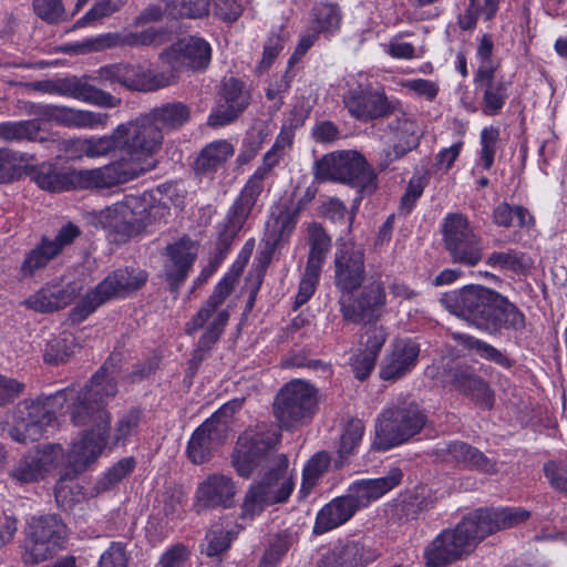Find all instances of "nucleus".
I'll return each mask as SVG.
<instances>
[{
  "instance_id": "obj_1",
  "label": "nucleus",
  "mask_w": 567,
  "mask_h": 567,
  "mask_svg": "<svg viewBox=\"0 0 567 567\" xmlns=\"http://www.w3.org/2000/svg\"><path fill=\"white\" fill-rule=\"evenodd\" d=\"M280 441V430L265 424L254 432H244L237 440L231 463L238 475L249 478L257 471L264 472L261 480L246 493L237 523L240 529L266 506L287 502L293 491L295 483L287 473L288 457L277 453Z\"/></svg>"
},
{
  "instance_id": "obj_2",
  "label": "nucleus",
  "mask_w": 567,
  "mask_h": 567,
  "mask_svg": "<svg viewBox=\"0 0 567 567\" xmlns=\"http://www.w3.org/2000/svg\"><path fill=\"white\" fill-rule=\"evenodd\" d=\"M440 302L452 315L489 334L503 330L519 331L526 326V317L515 303L481 285H467L445 292Z\"/></svg>"
},
{
  "instance_id": "obj_3",
  "label": "nucleus",
  "mask_w": 567,
  "mask_h": 567,
  "mask_svg": "<svg viewBox=\"0 0 567 567\" xmlns=\"http://www.w3.org/2000/svg\"><path fill=\"white\" fill-rule=\"evenodd\" d=\"M115 131L121 156L100 167L107 187L126 183L155 168L154 155L161 150L164 140L146 115L120 124Z\"/></svg>"
},
{
  "instance_id": "obj_4",
  "label": "nucleus",
  "mask_w": 567,
  "mask_h": 567,
  "mask_svg": "<svg viewBox=\"0 0 567 567\" xmlns=\"http://www.w3.org/2000/svg\"><path fill=\"white\" fill-rule=\"evenodd\" d=\"M301 124L298 120L295 123L291 120L282 124L275 143L264 155L261 165L247 179L218 226V237L223 246L228 247L244 227L264 190L265 181L292 146L295 128Z\"/></svg>"
},
{
  "instance_id": "obj_5",
  "label": "nucleus",
  "mask_w": 567,
  "mask_h": 567,
  "mask_svg": "<svg viewBox=\"0 0 567 567\" xmlns=\"http://www.w3.org/2000/svg\"><path fill=\"white\" fill-rule=\"evenodd\" d=\"M236 281L237 275L226 274L217 282L212 295L199 310L186 323L185 331L187 334H194L197 330L204 329L192 353L190 367L197 369L224 333L230 313L227 308H221V306L233 292Z\"/></svg>"
},
{
  "instance_id": "obj_6",
  "label": "nucleus",
  "mask_w": 567,
  "mask_h": 567,
  "mask_svg": "<svg viewBox=\"0 0 567 567\" xmlns=\"http://www.w3.org/2000/svg\"><path fill=\"white\" fill-rule=\"evenodd\" d=\"M425 424L419 405L403 396L386 404L375 420L374 446L386 451L417 434Z\"/></svg>"
},
{
  "instance_id": "obj_7",
  "label": "nucleus",
  "mask_w": 567,
  "mask_h": 567,
  "mask_svg": "<svg viewBox=\"0 0 567 567\" xmlns=\"http://www.w3.org/2000/svg\"><path fill=\"white\" fill-rule=\"evenodd\" d=\"M313 175L320 182L348 184L364 195L377 189V176L363 155L357 151L332 152L316 161Z\"/></svg>"
},
{
  "instance_id": "obj_8",
  "label": "nucleus",
  "mask_w": 567,
  "mask_h": 567,
  "mask_svg": "<svg viewBox=\"0 0 567 567\" xmlns=\"http://www.w3.org/2000/svg\"><path fill=\"white\" fill-rule=\"evenodd\" d=\"M70 394L72 392L60 390L35 400H24L18 406L17 415L20 423L11 430L12 439L27 444L53 433L56 429V412L63 409Z\"/></svg>"
},
{
  "instance_id": "obj_9",
  "label": "nucleus",
  "mask_w": 567,
  "mask_h": 567,
  "mask_svg": "<svg viewBox=\"0 0 567 567\" xmlns=\"http://www.w3.org/2000/svg\"><path fill=\"white\" fill-rule=\"evenodd\" d=\"M65 390L72 392L68 400L71 402L69 409L74 425H89L100 413H105L111 420V414L105 408L117 394V384L105 365L92 375L81 391Z\"/></svg>"
},
{
  "instance_id": "obj_10",
  "label": "nucleus",
  "mask_w": 567,
  "mask_h": 567,
  "mask_svg": "<svg viewBox=\"0 0 567 567\" xmlns=\"http://www.w3.org/2000/svg\"><path fill=\"white\" fill-rule=\"evenodd\" d=\"M318 410V390L300 379L285 384L276 395L274 415L280 429L308 424Z\"/></svg>"
},
{
  "instance_id": "obj_11",
  "label": "nucleus",
  "mask_w": 567,
  "mask_h": 567,
  "mask_svg": "<svg viewBox=\"0 0 567 567\" xmlns=\"http://www.w3.org/2000/svg\"><path fill=\"white\" fill-rule=\"evenodd\" d=\"M164 210L165 207L152 203L150 195H126L106 209L107 226L125 241L146 229Z\"/></svg>"
},
{
  "instance_id": "obj_12",
  "label": "nucleus",
  "mask_w": 567,
  "mask_h": 567,
  "mask_svg": "<svg viewBox=\"0 0 567 567\" xmlns=\"http://www.w3.org/2000/svg\"><path fill=\"white\" fill-rule=\"evenodd\" d=\"M146 280L147 274L138 268L114 270L80 300L71 311V319L78 322L85 320L103 303L140 289Z\"/></svg>"
},
{
  "instance_id": "obj_13",
  "label": "nucleus",
  "mask_w": 567,
  "mask_h": 567,
  "mask_svg": "<svg viewBox=\"0 0 567 567\" xmlns=\"http://www.w3.org/2000/svg\"><path fill=\"white\" fill-rule=\"evenodd\" d=\"M442 236L445 249L454 264L475 267L483 259V238L465 215L447 214L442 220Z\"/></svg>"
},
{
  "instance_id": "obj_14",
  "label": "nucleus",
  "mask_w": 567,
  "mask_h": 567,
  "mask_svg": "<svg viewBox=\"0 0 567 567\" xmlns=\"http://www.w3.org/2000/svg\"><path fill=\"white\" fill-rule=\"evenodd\" d=\"M25 113L32 116L31 120H25V122L37 123L38 142L45 141L44 138H39L42 123H54L70 128L95 130L104 128L110 117L106 113L32 102L27 104Z\"/></svg>"
},
{
  "instance_id": "obj_15",
  "label": "nucleus",
  "mask_w": 567,
  "mask_h": 567,
  "mask_svg": "<svg viewBox=\"0 0 567 567\" xmlns=\"http://www.w3.org/2000/svg\"><path fill=\"white\" fill-rule=\"evenodd\" d=\"M100 167L92 169L59 168L43 163L33 169V181L43 190L62 193L71 189L106 188Z\"/></svg>"
},
{
  "instance_id": "obj_16",
  "label": "nucleus",
  "mask_w": 567,
  "mask_h": 567,
  "mask_svg": "<svg viewBox=\"0 0 567 567\" xmlns=\"http://www.w3.org/2000/svg\"><path fill=\"white\" fill-rule=\"evenodd\" d=\"M385 305L386 292L380 278L364 286L358 295L350 292L339 297L343 320L355 324L378 321Z\"/></svg>"
},
{
  "instance_id": "obj_17",
  "label": "nucleus",
  "mask_w": 567,
  "mask_h": 567,
  "mask_svg": "<svg viewBox=\"0 0 567 567\" xmlns=\"http://www.w3.org/2000/svg\"><path fill=\"white\" fill-rule=\"evenodd\" d=\"M80 235V228L69 221L58 230L54 238L48 235L41 236L39 243L25 254L19 267V278L23 280L34 277L38 271L43 270L51 260L58 257L65 247L72 245Z\"/></svg>"
},
{
  "instance_id": "obj_18",
  "label": "nucleus",
  "mask_w": 567,
  "mask_h": 567,
  "mask_svg": "<svg viewBox=\"0 0 567 567\" xmlns=\"http://www.w3.org/2000/svg\"><path fill=\"white\" fill-rule=\"evenodd\" d=\"M530 513L519 507H480L466 513L453 532H494L519 528Z\"/></svg>"
},
{
  "instance_id": "obj_19",
  "label": "nucleus",
  "mask_w": 567,
  "mask_h": 567,
  "mask_svg": "<svg viewBox=\"0 0 567 567\" xmlns=\"http://www.w3.org/2000/svg\"><path fill=\"white\" fill-rule=\"evenodd\" d=\"M84 431L80 440L74 442L68 455V465L74 473H83L87 466L94 463L109 444L110 419L105 413H100Z\"/></svg>"
},
{
  "instance_id": "obj_20",
  "label": "nucleus",
  "mask_w": 567,
  "mask_h": 567,
  "mask_svg": "<svg viewBox=\"0 0 567 567\" xmlns=\"http://www.w3.org/2000/svg\"><path fill=\"white\" fill-rule=\"evenodd\" d=\"M64 460V451L60 444H47L24 454L11 470V477L29 484L44 480L56 470Z\"/></svg>"
},
{
  "instance_id": "obj_21",
  "label": "nucleus",
  "mask_w": 567,
  "mask_h": 567,
  "mask_svg": "<svg viewBox=\"0 0 567 567\" xmlns=\"http://www.w3.org/2000/svg\"><path fill=\"white\" fill-rule=\"evenodd\" d=\"M485 539L483 534H437L426 546V567H444L472 553Z\"/></svg>"
},
{
  "instance_id": "obj_22",
  "label": "nucleus",
  "mask_w": 567,
  "mask_h": 567,
  "mask_svg": "<svg viewBox=\"0 0 567 567\" xmlns=\"http://www.w3.org/2000/svg\"><path fill=\"white\" fill-rule=\"evenodd\" d=\"M365 278L364 249L353 243L338 245L334 255V285L341 295L358 290Z\"/></svg>"
},
{
  "instance_id": "obj_23",
  "label": "nucleus",
  "mask_w": 567,
  "mask_h": 567,
  "mask_svg": "<svg viewBox=\"0 0 567 567\" xmlns=\"http://www.w3.org/2000/svg\"><path fill=\"white\" fill-rule=\"evenodd\" d=\"M161 59L175 71L205 70L212 60V47L205 39L190 35L173 43L162 52Z\"/></svg>"
},
{
  "instance_id": "obj_24",
  "label": "nucleus",
  "mask_w": 567,
  "mask_h": 567,
  "mask_svg": "<svg viewBox=\"0 0 567 567\" xmlns=\"http://www.w3.org/2000/svg\"><path fill=\"white\" fill-rule=\"evenodd\" d=\"M474 84L482 92V113L486 116L498 115L512 93L513 82L504 76H496V72L485 68L476 71Z\"/></svg>"
},
{
  "instance_id": "obj_25",
  "label": "nucleus",
  "mask_w": 567,
  "mask_h": 567,
  "mask_svg": "<svg viewBox=\"0 0 567 567\" xmlns=\"http://www.w3.org/2000/svg\"><path fill=\"white\" fill-rule=\"evenodd\" d=\"M380 554L360 540L346 538L321 555L316 567H365Z\"/></svg>"
},
{
  "instance_id": "obj_26",
  "label": "nucleus",
  "mask_w": 567,
  "mask_h": 567,
  "mask_svg": "<svg viewBox=\"0 0 567 567\" xmlns=\"http://www.w3.org/2000/svg\"><path fill=\"white\" fill-rule=\"evenodd\" d=\"M228 433L224 424H215L214 420H205L192 434L186 454L193 464L208 462L217 449L225 443Z\"/></svg>"
},
{
  "instance_id": "obj_27",
  "label": "nucleus",
  "mask_w": 567,
  "mask_h": 567,
  "mask_svg": "<svg viewBox=\"0 0 567 567\" xmlns=\"http://www.w3.org/2000/svg\"><path fill=\"white\" fill-rule=\"evenodd\" d=\"M164 276L169 289L177 292L186 280L196 258L197 248L189 238H182L166 247Z\"/></svg>"
},
{
  "instance_id": "obj_28",
  "label": "nucleus",
  "mask_w": 567,
  "mask_h": 567,
  "mask_svg": "<svg viewBox=\"0 0 567 567\" xmlns=\"http://www.w3.org/2000/svg\"><path fill=\"white\" fill-rule=\"evenodd\" d=\"M419 354L420 346L413 340H395L383 359L380 378L385 381H395L403 378L415 368Z\"/></svg>"
},
{
  "instance_id": "obj_29",
  "label": "nucleus",
  "mask_w": 567,
  "mask_h": 567,
  "mask_svg": "<svg viewBox=\"0 0 567 567\" xmlns=\"http://www.w3.org/2000/svg\"><path fill=\"white\" fill-rule=\"evenodd\" d=\"M76 282L52 281L24 300V305L38 312H53L69 306L81 292Z\"/></svg>"
},
{
  "instance_id": "obj_30",
  "label": "nucleus",
  "mask_w": 567,
  "mask_h": 567,
  "mask_svg": "<svg viewBox=\"0 0 567 567\" xmlns=\"http://www.w3.org/2000/svg\"><path fill=\"white\" fill-rule=\"evenodd\" d=\"M442 461L462 466L463 468L477 471L484 474L497 472L496 462L488 458L478 449L461 441H455L440 446L435 451Z\"/></svg>"
},
{
  "instance_id": "obj_31",
  "label": "nucleus",
  "mask_w": 567,
  "mask_h": 567,
  "mask_svg": "<svg viewBox=\"0 0 567 567\" xmlns=\"http://www.w3.org/2000/svg\"><path fill=\"white\" fill-rule=\"evenodd\" d=\"M344 105L357 120L368 121L394 112L395 105L379 91L353 89L344 95Z\"/></svg>"
},
{
  "instance_id": "obj_32",
  "label": "nucleus",
  "mask_w": 567,
  "mask_h": 567,
  "mask_svg": "<svg viewBox=\"0 0 567 567\" xmlns=\"http://www.w3.org/2000/svg\"><path fill=\"white\" fill-rule=\"evenodd\" d=\"M236 494L231 477L224 474H210L198 484L195 498L199 509L229 507Z\"/></svg>"
},
{
  "instance_id": "obj_33",
  "label": "nucleus",
  "mask_w": 567,
  "mask_h": 567,
  "mask_svg": "<svg viewBox=\"0 0 567 567\" xmlns=\"http://www.w3.org/2000/svg\"><path fill=\"white\" fill-rule=\"evenodd\" d=\"M58 95L101 107H115L121 103L120 99L90 84L85 78L78 76L58 79Z\"/></svg>"
},
{
  "instance_id": "obj_34",
  "label": "nucleus",
  "mask_w": 567,
  "mask_h": 567,
  "mask_svg": "<svg viewBox=\"0 0 567 567\" xmlns=\"http://www.w3.org/2000/svg\"><path fill=\"white\" fill-rule=\"evenodd\" d=\"M403 477L399 467H392L386 475L373 478L362 480L353 483L349 488V496L357 504V508L365 507L371 502L382 497L385 493L398 486Z\"/></svg>"
},
{
  "instance_id": "obj_35",
  "label": "nucleus",
  "mask_w": 567,
  "mask_h": 567,
  "mask_svg": "<svg viewBox=\"0 0 567 567\" xmlns=\"http://www.w3.org/2000/svg\"><path fill=\"white\" fill-rule=\"evenodd\" d=\"M453 385L460 392L472 396L484 409L494 404V394L487 382L470 365H457L452 371Z\"/></svg>"
},
{
  "instance_id": "obj_36",
  "label": "nucleus",
  "mask_w": 567,
  "mask_h": 567,
  "mask_svg": "<svg viewBox=\"0 0 567 567\" xmlns=\"http://www.w3.org/2000/svg\"><path fill=\"white\" fill-rule=\"evenodd\" d=\"M146 117L163 136L164 133L179 131L188 124L192 118V110L189 105L181 101L167 102L153 107Z\"/></svg>"
},
{
  "instance_id": "obj_37",
  "label": "nucleus",
  "mask_w": 567,
  "mask_h": 567,
  "mask_svg": "<svg viewBox=\"0 0 567 567\" xmlns=\"http://www.w3.org/2000/svg\"><path fill=\"white\" fill-rule=\"evenodd\" d=\"M358 511L349 495L338 497L327 504L317 515L313 532H329L348 522Z\"/></svg>"
},
{
  "instance_id": "obj_38",
  "label": "nucleus",
  "mask_w": 567,
  "mask_h": 567,
  "mask_svg": "<svg viewBox=\"0 0 567 567\" xmlns=\"http://www.w3.org/2000/svg\"><path fill=\"white\" fill-rule=\"evenodd\" d=\"M143 68L128 63H115L97 70V79L110 85H122L130 90L141 91Z\"/></svg>"
},
{
  "instance_id": "obj_39",
  "label": "nucleus",
  "mask_w": 567,
  "mask_h": 567,
  "mask_svg": "<svg viewBox=\"0 0 567 567\" xmlns=\"http://www.w3.org/2000/svg\"><path fill=\"white\" fill-rule=\"evenodd\" d=\"M235 148L226 140H218L206 145L196 159V169L202 174H212L224 166L234 155Z\"/></svg>"
},
{
  "instance_id": "obj_40",
  "label": "nucleus",
  "mask_w": 567,
  "mask_h": 567,
  "mask_svg": "<svg viewBox=\"0 0 567 567\" xmlns=\"http://www.w3.org/2000/svg\"><path fill=\"white\" fill-rule=\"evenodd\" d=\"M485 262L492 268L511 271L518 276L527 275L533 267L532 258L516 249L493 251Z\"/></svg>"
},
{
  "instance_id": "obj_41",
  "label": "nucleus",
  "mask_w": 567,
  "mask_h": 567,
  "mask_svg": "<svg viewBox=\"0 0 567 567\" xmlns=\"http://www.w3.org/2000/svg\"><path fill=\"white\" fill-rule=\"evenodd\" d=\"M393 117L388 123L389 131L393 134L394 143L416 148L420 143L419 126L414 117L403 111L392 112Z\"/></svg>"
},
{
  "instance_id": "obj_42",
  "label": "nucleus",
  "mask_w": 567,
  "mask_h": 567,
  "mask_svg": "<svg viewBox=\"0 0 567 567\" xmlns=\"http://www.w3.org/2000/svg\"><path fill=\"white\" fill-rule=\"evenodd\" d=\"M309 254L306 267L322 270L323 262L331 248V238L318 223L308 226Z\"/></svg>"
},
{
  "instance_id": "obj_43",
  "label": "nucleus",
  "mask_w": 567,
  "mask_h": 567,
  "mask_svg": "<svg viewBox=\"0 0 567 567\" xmlns=\"http://www.w3.org/2000/svg\"><path fill=\"white\" fill-rule=\"evenodd\" d=\"M55 550L51 534H28L23 540L22 559L25 564H39L51 558Z\"/></svg>"
},
{
  "instance_id": "obj_44",
  "label": "nucleus",
  "mask_w": 567,
  "mask_h": 567,
  "mask_svg": "<svg viewBox=\"0 0 567 567\" xmlns=\"http://www.w3.org/2000/svg\"><path fill=\"white\" fill-rule=\"evenodd\" d=\"M311 28L319 34L333 35L340 29L342 14L338 4L320 3L312 9Z\"/></svg>"
},
{
  "instance_id": "obj_45",
  "label": "nucleus",
  "mask_w": 567,
  "mask_h": 567,
  "mask_svg": "<svg viewBox=\"0 0 567 567\" xmlns=\"http://www.w3.org/2000/svg\"><path fill=\"white\" fill-rule=\"evenodd\" d=\"M80 474L74 473L72 468L66 466L61 471L54 487V494L56 502L64 508L71 507L84 497L82 487L75 482Z\"/></svg>"
},
{
  "instance_id": "obj_46",
  "label": "nucleus",
  "mask_w": 567,
  "mask_h": 567,
  "mask_svg": "<svg viewBox=\"0 0 567 567\" xmlns=\"http://www.w3.org/2000/svg\"><path fill=\"white\" fill-rule=\"evenodd\" d=\"M298 219L297 212L281 209L267 224V238L272 246L285 245L296 228Z\"/></svg>"
},
{
  "instance_id": "obj_47",
  "label": "nucleus",
  "mask_w": 567,
  "mask_h": 567,
  "mask_svg": "<svg viewBox=\"0 0 567 567\" xmlns=\"http://www.w3.org/2000/svg\"><path fill=\"white\" fill-rule=\"evenodd\" d=\"M364 434V424L359 419H351L344 426L338 447V467L343 466L350 455L357 452Z\"/></svg>"
},
{
  "instance_id": "obj_48",
  "label": "nucleus",
  "mask_w": 567,
  "mask_h": 567,
  "mask_svg": "<svg viewBox=\"0 0 567 567\" xmlns=\"http://www.w3.org/2000/svg\"><path fill=\"white\" fill-rule=\"evenodd\" d=\"M142 412L132 408L117 416L114 425L113 435L110 434L109 444L111 447L125 444L133 435L137 433Z\"/></svg>"
},
{
  "instance_id": "obj_49",
  "label": "nucleus",
  "mask_w": 567,
  "mask_h": 567,
  "mask_svg": "<svg viewBox=\"0 0 567 567\" xmlns=\"http://www.w3.org/2000/svg\"><path fill=\"white\" fill-rule=\"evenodd\" d=\"M169 18L199 19L208 16L209 0H163Z\"/></svg>"
},
{
  "instance_id": "obj_50",
  "label": "nucleus",
  "mask_w": 567,
  "mask_h": 567,
  "mask_svg": "<svg viewBox=\"0 0 567 567\" xmlns=\"http://www.w3.org/2000/svg\"><path fill=\"white\" fill-rule=\"evenodd\" d=\"M75 347L74 336L63 332L47 342L43 359L49 364L63 363L74 353Z\"/></svg>"
},
{
  "instance_id": "obj_51",
  "label": "nucleus",
  "mask_w": 567,
  "mask_h": 567,
  "mask_svg": "<svg viewBox=\"0 0 567 567\" xmlns=\"http://www.w3.org/2000/svg\"><path fill=\"white\" fill-rule=\"evenodd\" d=\"M532 219L528 210L522 206H511L507 203H502L495 207L493 212V221L501 227H525Z\"/></svg>"
},
{
  "instance_id": "obj_52",
  "label": "nucleus",
  "mask_w": 567,
  "mask_h": 567,
  "mask_svg": "<svg viewBox=\"0 0 567 567\" xmlns=\"http://www.w3.org/2000/svg\"><path fill=\"white\" fill-rule=\"evenodd\" d=\"M0 141H37V123L22 121L0 122Z\"/></svg>"
},
{
  "instance_id": "obj_53",
  "label": "nucleus",
  "mask_w": 567,
  "mask_h": 567,
  "mask_svg": "<svg viewBox=\"0 0 567 567\" xmlns=\"http://www.w3.org/2000/svg\"><path fill=\"white\" fill-rule=\"evenodd\" d=\"M293 73L285 71L282 74H275L266 87V99L270 102L269 109L278 112L285 103V95L289 92Z\"/></svg>"
},
{
  "instance_id": "obj_54",
  "label": "nucleus",
  "mask_w": 567,
  "mask_h": 567,
  "mask_svg": "<svg viewBox=\"0 0 567 567\" xmlns=\"http://www.w3.org/2000/svg\"><path fill=\"white\" fill-rule=\"evenodd\" d=\"M23 161V154L9 148H0V184L19 179L22 175L21 163Z\"/></svg>"
},
{
  "instance_id": "obj_55",
  "label": "nucleus",
  "mask_w": 567,
  "mask_h": 567,
  "mask_svg": "<svg viewBox=\"0 0 567 567\" xmlns=\"http://www.w3.org/2000/svg\"><path fill=\"white\" fill-rule=\"evenodd\" d=\"M499 134V128L493 125L486 126L481 131L480 164L485 171H489L494 164Z\"/></svg>"
},
{
  "instance_id": "obj_56",
  "label": "nucleus",
  "mask_w": 567,
  "mask_h": 567,
  "mask_svg": "<svg viewBox=\"0 0 567 567\" xmlns=\"http://www.w3.org/2000/svg\"><path fill=\"white\" fill-rule=\"evenodd\" d=\"M329 465L330 456L327 452L316 453L303 467L301 491L311 489L318 478L328 470Z\"/></svg>"
},
{
  "instance_id": "obj_57",
  "label": "nucleus",
  "mask_w": 567,
  "mask_h": 567,
  "mask_svg": "<svg viewBox=\"0 0 567 567\" xmlns=\"http://www.w3.org/2000/svg\"><path fill=\"white\" fill-rule=\"evenodd\" d=\"M136 462L133 457H125L115 463L96 483L97 492H105L113 488L130 473L133 472Z\"/></svg>"
},
{
  "instance_id": "obj_58",
  "label": "nucleus",
  "mask_w": 567,
  "mask_h": 567,
  "mask_svg": "<svg viewBox=\"0 0 567 567\" xmlns=\"http://www.w3.org/2000/svg\"><path fill=\"white\" fill-rule=\"evenodd\" d=\"M388 333L383 326L377 324V321L365 323L361 334V346L364 347L363 353L378 358Z\"/></svg>"
},
{
  "instance_id": "obj_59",
  "label": "nucleus",
  "mask_w": 567,
  "mask_h": 567,
  "mask_svg": "<svg viewBox=\"0 0 567 567\" xmlns=\"http://www.w3.org/2000/svg\"><path fill=\"white\" fill-rule=\"evenodd\" d=\"M463 340L464 343H466L470 349L474 350L481 358L494 362L502 368H509L512 365L511 359L492 344L471 336H465Z\"/></svg>"
},
{
  "instance_id": "obj_60",
  "label": "nucleus",
  "mask_w": 567,
  "mask_h": 567,
  "mask_svg": "<svg viewBox=\"0 0 567 567\" xmlns=\"http://www.w3.org/2000/svg\"><path fill=\"white\" fill-rule=\"evenodd\" d=\"M219 101L241 113L249 104V95L240 81L230 79L224 83Z\"/></svg>"
},
{
  "instance_id": "obj_61",
  "label": "nucleus",
  "mask_w": 567,
  "mask_h": 567,
  "mask_svg": "<svg viewBox=\"0 0 567 567\" xmlns=\"http://www.w3.org/2000/svg\"><path fill=\"white\" fill-rule=\"evenodd\" d=\"M86 138V157L97 158L106 156L111 152L118 150L116 131L113 130L110 135L91 136Z\"/></svg>"
},
{
  "instance_id": "obj_62",
  "label": "nucleus",
  "mask_w": 567,
  "mask_h": 567,
  "mask_svg": "<svg viewBox=\"0 0 567 567\" xmlns=\"http://www.w3.org/2000/svg\"><path fill=\"white\" fill-rule=\"evenodd\" d=\"M33 10L48 23H58L66 18L62 0H33Z\"/></svg>"
},
{
  "instance_id": "obj_63",
  "label": "nucleus",
  "mask_w": 567,
  "mask_h": 567,
  "mask_svg": "<svg viewBox=\"0 0 567 567\" xmlns=\"http://www.w3.org/2000/svg\"><path fill=\"white\" fill-rule=\"evenodd\" d=\"M288 535L278 534L265 550L258 567H277L290 548Z\"/></svg>"
},
{
  "instance_id": "obj_64",
  "label": "nucleus",
  "mask_w": 567,
  "mask_h": 567,
  "mask_svg": "<svg viewBox=\"0 0 567 567\" xmlns=\"http://www.w3.org/2000/svg\"><path fill=\"white\" fill-rule=\"evenodd\" d=\"M544 474L554 489L567 495V460L546 462Z\"/></svg>"
}]
</instances>
